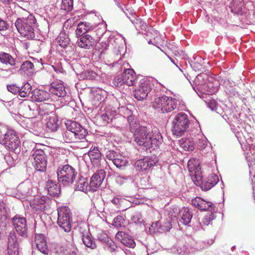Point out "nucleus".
Returning a JSON list of instances; mask_svg holds the SVG:
<instances>
[{"instance_id": "f257e3e1", "label": "nucleus", "mask_w": 255, "mask_h": 255, "mask_svg": "<svg viewBox=\"0 0 255 255\" xmlns=\"http://www.w3.org/2000/svg\"><path fill=\"white\" fill-rule=\"evenodd\" d=\"M34 16L29 11L23 10L21 17L18 18L15 26L19 33L24 37H31L34 35V26L36 23Z\"/></svg>"}, {"instance_id": "f03ea898", "label": "nucleus", "mask_w": 255, "mask_h": 255, "mask_svg": "<svg viewBox=\"0 0 255 255\" xmlns=\"http://www.w3.org/2000/svg\"><path fill=\"white\" fill-rule=\"evenodd\" d=\"M134 141L139 146L143 147L146 149L152 147H157L159 141L152 137L145 127H139L134 134Z\"/></svg>"}, {"instance_id": "7ed1b4c3", "label": "nucleus", "mask_w": 255, "mask_h": 255, "mask_svg": "<svg viewBox=\"0 0 255 255\" xmlns=\"http://www.w3.org/2000/svg\"><path fill=\"white\" fill-rule=\"evenodd\" d=\"M190 125L189 116L184 112L175 115L171 122V130L173 134L181 136L187 130Z\"/></svg>"}, {"instance_id": "20e7f679", "label": "nucleus", "mask_w": 255, "mask_h": 255, "mask_svg": "<svg viewBox=\"0 0 255 255\" xmlns=\"http://www.w3.org/2000/svg\"><path fill=\"white\" fill-rule=\"evenodd\" d=\"M177 105V100L172 97L162 96L155 98L152 102L153 108L161 113H169L174 110Z\"/></svg>"}, {"instance_id": "39448f33", "label": "nucleus", "mask_w": 255, "mask_h": 255, "mask_svg": "<svg viewBox=\"0 0 255 255\" xmlns=\"http://www.w3.org/2000/svg\"><path fill=\"white\" fill-rule=\"evenodd\" d=\"M57 173L59 182L64 186L73 183L77 174L75 170L68 164L59 167Z\"/></svg>"}, {"instance_id": "423d86ee", "label": "nucleus", "mask_w": 255, "mask_h": 255, "mask_svg": "<svg viewBox=\"0 0 255 255\" xmlns=\"http://www.w3.org/2000/svg\"><path fill=\"white\" fill-rule=\"evenodd\" d=\"M57 224L66 232L71 230L72 219L70 209L67 206H61L58 208Z\"/></svg>"}, {"instance_id": "0eeeda50", "label": "nucleus", "mask_w": 255, "mask_h": 255, "mask_svg": "<svg viewBox=\"0 0 255 255\" xmlns=\"http://www.w3.org/2000/svg\"><path fill=\"white\" fill-rule=\"evenodd\" d=\"M151 90L149 81L146 78H142L138 82V88L134 90L133 95L138 101H142L146 99Z\"/></svg>"}, {"instance_id": "6e6552de", "label": "nucleus", "mask_w": 255, "mask_h": 255, "mask_svg": "<svg viewBox=\"0 0 255 255\" xmlns=\"http://www.w3.org/2000/svg\"><path fill=\"white\" fill-rule=\"evenodd\" d=\"M32 157L34 159L33 165L35 168L39 171H44L47 166V159L44 150L37 149L33 150Z\"/></svg>"}, {"instance_id": "1a4fd4ad", "label": "nucleus", "mask_w": 255, "mask_h": 255, "mask_svg": "<svg viewBox=\"0 0 255 255\" xmlns=\"http://www.w3.org/2000/svg\"><path fill=\"white\" fill-rule=\"evenodd\" d=\"M2 144L6 148L14 151L19 146L20 140L13 131L9 130L4 135Z\"/></svg>"}, {"instance_id": "9d476101", "label": "nucleus", "mask_w": 255, "mask_h": 255, "mask_svg": "<svg viewBox=\"0 0 255 255\" xmlns=\"http://www.w3.org/2000/svg\"><path fill=\"white\" fill-rule=\"evenodd\" d=\"M152 62L157 66H165L170 63V57L159 48L154 49L151 53Z\"/></svg>"}, {"instance_id": "9b49d317", "label": "nucleus", "mask_w": 255, "mask_h": 255, "mask_svg": "<svg viewBox=\"0 0 255 255\" xmlns=\"http://www.w3.org/2000/svg\"><path fill=\"white\" fill-rule=\"evenodd\" d=\"M13 226L18 234L24 238H27V226L26 219L19 215H15L12 218Z\"/></svg>"}, {"instance_id": "f8f14e48", "label": "nucleus", "mask_w": 255, "mask_h": 255, "mask_svg": "<svg viewBox=\"0 0 255 255\" xmlns=\"http://www.w3.org/2000/svg\"><path fill=\"white\" fill-rule=\"evenodd\" d=\"M50 94L55 95L58 97H64L67 94L66 88L61 81H54L49 86L48 88Z\"/></svg>"}, {"instance_id": "ddd939ff", "label": "nucleus", "mask_w": 255, "mask_h": 255, "mask_svg": "<svg viewBox=\"0 0 255 255\" xmlns=\"http://www.w3.org/2000/svg\"><path fill=\"white\" fill-rule=\"evenodd\" d=\"M19 243L15 233L10 232L8 236L7 250L9 255H19Z\"/></svg>"}, {"instance_id": "4468645a", "label": "nucleus", "mask_w": 255, "mask_h": 255, "mask_svg": "<svg viewBox=\"0 0 255 255\" xmlns=\"http://www.w3.org/2000/svg\"><path fill=\"white\" fill-rule=\"evenodd\" d=\"M106 172L104 170H98L91 177L89 184L90 187L93 191H96L102 184L105 178Z\"/></svg>"}, {"instance_id": "2eb2a0df", "label": "nucleus", "mask_w": 255, "mask_h": 255, "mask_svg": "<svg viewBox=\"0 0 255 255\" xmlns=\"http://www.w3.org/2000/svg\"><path fill=\"white\" fill-rule=\"evenodd\" d=\"M49 199L47 196L35 198L30 202V207L35 211H44L49 206Z\"/></svg>"}, {"instance_id": "dca6fc26", "label": "nucleus", "mask_w": 255, "mask_h": 255, "mask_svg": "<svg viewBox=\"0 0 255 255\" xmlns=\"http://www.w3.org/2000/svg\"><path fill=\"white\" fill-rule=\"evenodd\" d=\"M157 161V159L156 157L152 159L150 158L146 157L135 161L134 166L136 170L144 171L155 165Z\"/></svg>"}, {"instance_id": "f3484780", "label": "nucleus", "mask_w": 255, "mask_h": 255, "mask_svg": "<svg viewBox=\"0 0 255 255\" xmlns=\"http://www.w3.org/2000/svg\"><path fill=\"white\" fill-rule=\"evenodd\" d=\"M88 155L93 166L95 167L99 168L101 166L102 154L99 148L96 146L92 147L88 152Z\"/></svg>"}, {"instance_id": "a211bd4d", "label": "nucleus", "mask_w": 255, "mask_h": 255, "mask_svg": "<svg viewBox=\"0 0 255 255\" xmlns=\"http://www.w3.org/2000/svg\"><path fill=\"white\" fill-rule=\"evenodd\" d=\"M59 120L55 113L51 112L46 116V128L51 131L57 130L59 128Z\"/></svg>"}, {"instance_id": "6ab92c4d", "label": "nucleus", "mask_w": 255, "mask_h": 255, "mask_svg": "<svg viewBox=\"0 0 255 255\" xmlns=\"http://www.w3.org/2000/svg\"><path fill=\"white\" fill-rule=\"evenodd\" d=\"M116 239L125 246L131 248L135 246V243L132 238L124 232L119 231L116 235Z\"/></svg>"}, {"instance_id": "aec40b11", "label": "nucleus", "mask_w": 255, "mask_h": 255, "mask_svg": "<svg viewBox=\"0 0 255 255\" xmlns=\"http://www.w3.org/2000/svg\"><path fill=\"white\" fill-rule=\"evenodd\" d=\"M219 180L218 176L216 174H211L206 179L202 181L201 188L203 190L208 191L214 187Z\"/></svg>"}, {"instance_id": "412c9836", "label": "nucleus", "mask_w": 255, "mask_h": 255, "mask_svg": "<svg viewBox=\"0 0 255 255\" xmlns=\"http://www.w3.org/2000/svg\"><path fill=\"white\" fill-rule=\"evenodd\" d=\"M114 117L112 112L106 111L98 115L97 122L99 126L105 127L113 121Z\"/></svg>"}, {"instance_id": "4be33fe9", "label": "nucleus", "mask_w": 255, "mask_h": 255, "mask_svg": "<svg viewBox=\"0 0 255 255\" xmlns=\"http://www.w3.org/2000/svg\"><path fill=\"white\" fill-rule=\"evenodd\" d=\"M187 165L191 176L197 179H198V176L200 178L201 168L198 161L195 159H191L188 161Z\"/></svg>"}, {"instance_id": "5701e85b", "label": "nucleus", "mask_w": 255, "mask_h": 255, "mask_svg": "<svg viewBox=\"0 0 255 255\" xmlns=\"http://www.w3.org/2000/svg\"><path fill=\"white\" fill-rule=\"evenodd\" d=\"M122 75L125 84L128 86H132L136 79L134 71L132 69H127L123 72Z\"/></svg>"}, {"instance_id": "b1692460", "label": "nucleus", "mask_w": 255, "mask_h": 255, "mask_svg": "<svg viewBox=\"0 0 255 255\" xmlns=\"http://www.w3.org/2000/svg\"><path fill=\"white\" fill-rule=\"evenodd\" d=\"M80 37L81 38L77 42L78 46L88 49L91 48L93 46L95 40L91 35L86 34Z\"/></svg>"}, {"instance_id": "393cba45", "label": "nucleus", "mask_w": 255, "mask_h": 255, "mask_svg": "<svg viewBox=\"0 0 255 255\" xmlns=\"http://www.w3.org/2000/svg\"><path fill=\"white\" fill-rule=\"evenodd\" d=\"M35 243L37 249L44 254H48V249L45 237L42 234H36Z\"/></svg>"}, {"instance_id": "a878e982", "label": "nucleus", "mask_w": 255, "mask_h": 255, "mask_svg": "<svg viewBox=\"0 0 255 255\" xmlns=\"http://www.w3.org/2000/svg\"><path fill=\"white\" fill-rule=\"evenodd\" d=\"M50 93L46 91L36 89L33 91L32 98L33 100L38 102H42L50 99Z\"/></svg>"}, {"instance_id": "bb28decb", "label": "nucleus", "mask_w": 255, "mask_h": 255, "mask_svg": "<svg viewBox=\"0 0 255 255\" xmlns=\"http://www.w3.org/2000/svg\"><path fill=\"white\" fill-rule=\"evenodd\" d=\"M47 190L49 194L52 197L58 195L60 193L59 185L52 180H49L47 182Z\"/></svg>"}, {"instance_id": "cd10ccee", "label": "nucleus", "mask_w": 255, "mask_h": 255, "mask_svg": "<svg viewBox=\"0 0 255 255\" xmlns=\"http://www.w3.org/2000/svg\"><path fill=\"white\" fill-rule=\"evenodd\" d=\"M34 64L30 61H24L21 65L19 72L21 74L30 75L34 71Z\"/></svg>"}, {"instance_id": "c85d7f7f", "label": "nucleus", "mask_w": 255, "mask_h": 255, "mask_svg": "<svg viewBox=\"0 0 255 255\" xmlns=\"http://www.w3.org/2000/svg\"><path fill=\"white\" fill-rule=\"evenodd\" d=\"M92 26L89 23L80 22L77 25L76 34L77 37L82 36L84 34L89 31Z\"/></svg>"}, {"instance_id": "c756f323", "label": "nucleus", "mask_w": 255, "mask_h": 255, "mask_svg": "<svg viewBox=\"0 0 255 255\" xmlns=\"http://www.w3.org/2000/svg\"><path fill=\"white\" fill-rule=\"evenodd\" d=\"M0 61L3 64L12 66H15L16 64L14 58L9 54L4 52H0Z\"/></svg>"}, {"instance_id": "7c9ffc66", "label": "nucleus", "mask_w": 255, "mask_h": 255, "mask_svg": "<svg viewBox=\"0 0 255 255\" xmlns=\"http://www.w3.org/2000/svg\"><path fill=\"white\" fill-rule=\"evenodd\" d=\"M113 163L117 168L122 169L127 166L128 160L125 156L119 154V155H116L113 159Z\"/></svg>"}, {"instance_id": "2f4dec72", "label": "nucleus", "mask_w": 255, "mask_h": 255, "mask_svg": "<svg viewBox=\"0 0 255 255\" xmlns=\"http://www.w3.org/2000/svg\"><path fill=\"white\" fill-rule=\"evenodd\" d=\"M88 185V180L85 178L81 177L77 183L76 190L86 192L87 191Z\"/></svg>"}, {"instance_id": "473e14b6", "label": "nucleus", "mask_w": 255, "mask_h": 255, "mask_svg": "<svg viewBox=\"0 0 255 255\" xmlns=\"http://www.w3.org/2000/svg\"><path fill=\"white\" fill-rule=\"evenodd\" d=\"M83 242L84 244L88 248L95 249L96 247L95 243L93 242L91 234L84 235L83 236Z\"/></svg>"}, {"instance_id": "72a5a7b5", "label": "nucleus", "mask_w": 255, "mask_h": 255, "mask_svg": "<svg viewBox=\"0 0 255 255\" xmlns=\"http://www.w3.org/2000/svg\"><path fill=\"white\" fill-rule=\"evenodd\" d=\"M31 87L29 84L26 83L20 88L18 94L21 97L25 98L28 96L31 93Z\"/></svg>"}, {"instance_id": "f704fd0d", "label": "nucleus", "mask_w": 255, "mask_h": 255, "mask_svg": "<svg viewBox=\"0 0 255 255\" xmlns=\"http://www.w3.org/2000/svg\"><path fill=\"white\" fill-rule=\"evenodd\" d=\"M63 138L66 142H76V137L73 131L66 130L64 132Z\"/></svg>"}, {"instance_id": "c9c22d12", "label": "nucleus", "mask_w": 255, "mask_h": 255, "mask_svg": "<svg viewBox=\"0 0 255 255\" xmlns=\"http://www.w3.org/2000/svg\"><path fill=\"white\" fill-rule=\"evenodd\" d=\"M67 130L75 132L78 131V129L82 127L78 123L73 121H67L66 123Z\"/></svg>"}, {"instance_id": "e433bc0d", "label": "nucleus", "mask_w": 255, "mask_h": 255, "mask_svg": "<svg viewBox=\"0 0 255 255\" xmlns=\"http://www.w3.org/2000/svg\"><path fill=\"white\" fill-rule=\"evenodd\" d=\"M181 147L186 151H192L194 149L193 140L186 139L181 143Z\"/></svg>"}, {"instance_id": "4c0bfd02", "label": "nucleus", "mask_w": 255, "mask_h": 255, "mask_svg": "<svg viewBox=\"0 0 255 255\" xmlns=\"http://www.w3.org/2000/svg\"><path fill=\"white\" fill-rule=\"evenodd\" d=\"M192 215L189 209H185L181 216L182 222L184 225H188L191 221Z\"/></svg>"}, {"instance_id": "58836bf2", "label": "nucleus", "mask_w": 255, "mask_h": 255, "mask_svg": "<svg viewBox=\"0 0 255 255\" xmlns=\"http://www.w3.org/2000/svg\"><path fill=\"white\" fill-rule=\"evenodd\" d=\"M199 207V210L203 211H212L214 209V204L211 202H207L202 199Z\"/></svg>"}, {"instance_id": "ea45409f", "label": "nucleus", "mask_w": 255, "mask_h": 255, "mask_svg": "<svg viewBox=\"0 0 255 255\" xmlns=\"http://www.w3.org/2000/svg\"><path fill=\"white\" fill-rule=\"evenodd\" d=\"M73 7V0H62L61 8L66 11H70Z\"/></svg>"}, {"instance_id": "a19ab883", "label": "nucleus", "mask_w": 255, "mask_h": 255, "mask_svg": "<svg viewBox=\"0 0 255 255\" xmlns=\"http://www.w3.org/2000/svg\"><path fill=\"white\" fill-rule=\"evenodd\" d=\"M69 41L68 36L64 33L61 34L58 37V42L61 47H66L69 44Z\"/></svg>"}, {"instance_id": "79ce46f5", "label": "nucleus", "mask_w": 255, "mask_h": 255, "mask_svg": "<svg viewBox=\"0 0 255 255\" xmlns=\"http://www.w3.org/2000/svg\"><path fill=\"white\" fill-rule=\"evenodd\" d=\"M87 134L88 132L87 130L81 127V129H78V131L75 132V136L76 137V142H78V140L85 139Z\"/></svg>"}, {"instance_id": "37998d69", "label": "nucleus", "mask_w": 255, "mask_h": 255, "mask_svg": "<svg viewBox=\"0 0 255 255\" xmlns=\"http://www.w3.org/2000/svg\"><path fill=\"white\" fill-rule=\"evenodd\" d=\"M113 84L116 87H121L125 84L122 74L121 75H118L115 77L113 81Z\"/></svg>"}, {"instance_id": "c03bdc74", "label": "nucleus", "mask_w": 255, "mask_h": 255, "mask_svg": "<svg viewBox=\"0 0 255 255\" xmlns=\"http://www.w3.org/2000/svg\"><path fill=\"white\" fill-rule=\"evenodd\" d=\"M5 204L2 200H0V220H5L6 219L5 215Z\"/></svg>"}, {"instance_id": "a18cd8bd", "label": "nucleus", "mask_w": 255, "mask_h": 255, "mask_svg": "<svg viewBox=\"0 0 255 255\" xmlns=\"http://www.w3.org/2000/svg\"><path fill=\"white\" fill-rule=\"evenodd\" d=\"M124 220L122 216H118L114 219L113 225L116 227L120 228L124 224Z\"/></svg>"}, {"instance_id": "49530a36", "label": "nucleus", "mask_w": 255, "mask_h": 255, "mask_svg": "<svg viewBox=\"0 0 255 255\" xmlns=\"http://www.w3.org/2000/svg\"><path fill=\"white\" fill-rule=\"evenodd\" d=\"M7 88L8 91L14 94L18 93L20 90V87L15 84L7 85Z\"/></svg>"}, {"instance_id": "de8ad7c7", "label": "nucleus", "mask_w": 255, "mask_h": 255, "mask_svg": "<svg viewBox=\"0 0 255 255\" xmlns=\"http://www.w3.org/2000/svg\"><path fill=\"white\" fill-rule=\"evenodd\" d=\"M201 201H202V199L200 197H196L195 198L192 200V205L195 207L196 208L199 209V207L200 206Z\"/></svg>"}, {"instance_id": "09e8293b", "label": "nucleus", "mask_w": 255, "mask_h": 255, "mask_svg": "<svg viewBox=\"0 0 255 255\" xmlns=\"http://www.w3.org/2000/svg\"><path fill=\"white\" fill-rule=\"evenodd\" d=\"M212 220V214H209L204 217L202 222L204 225L207 226L210 223Z\"/></svg>"}, {"instance_id": "8fccbe9b", "label": "nucleus", "mask_w": 255, "mask_h": 255, "mask_svg": "<svg viewBox=\"0 0 255 255\" xmlns=\"http://www.w3.org/2000/svg\"><path fill=\"white\" fill-rule=\"evenodd\" d=\"M136 28H141L142 29H145L146 27V24L144 21H141V20H137V22L135 23V25Z\"/></svg>"}, {"instance_id": "3c124183", "label": "nucleus", "mask_w": 255, "mask_h": 255, "mask_svg": "<svg viewBox=\"0 0 255 255\" xmlns=\"http://www.w3.org/2000/svg\"><path fill=\"white\" fill-rule=\"evenodd\" d=\"M119 155V153H118L116 152H115L114 151H111L110 154L107 155V157L109 159L112 160L113 162V159L115 158L116 155Z\"/></svg>"}, {"instance_id": "603ef678", "label": "nucleus", "mask_w": 255, "mask_h": 255, "mask_svg": "<svg viewBox=\"0 0 255 255\" xmlns=\"http://www.w3.org/2000/svg\"><path fill=\"white\" fill-rule=\"evenodd\" d=\"M7 29L6 24L5 21L0 19V31Z\"/></svg>"}, {"instance_id": "864d4df0", "label": "nucleus", "mask_w": 255, "mask_h": 255, "mask_svg": "<svg viewBox=\"0 0 255 255\" xmlns=\"http://www.w3.org/2000/svg\"><path fill=\"white\" fill-rule=\"evenodd\" d=\"M108 246H109V248L110 249V251L111 252L115 251L116 250V248H117L116 245L112 241H111L110 243H109L108 244Z\"/></svg>"}, {"instance_id": "5fc2aeb1", "label": "nucleus", "mask_w": 255, "mask_h": 255, "mask_svg": "<svg viewBox=\"0 0 255 255\" xmlns=\"http://www.w3.org/2000/svg\"><path fill=\"white\" fill-rule=\"evenodd\" d=\"M112 202L116 205H118L120 204V200L118 198L114 197L112 200Z\"/></svg>"}, {"instance_id": "6e6d98bb", "label": "nucleus", "mask_w": 255, "mask_h": 255, "mask_svg": "<svg viewBox=\"0 0 255 255\" xmlns=\"http://www.w3.org/2000/svg\"><path fill=\"white\" fill-rule=\"evenodd\" d=\"M11 1L12 0H0V2L5 5L10 4Z\"/></svg>"}, {"instance_id": "4d7b16f0", "label": "nucleus", "mask_w": 255, "mask_h": 255, "mask_svg": "<svg viewBox=\"0 0 255 255\" xmlns=\"http://www.w3.org/2000/svg\"><path fill=\"white\" fill-rule=\"evenodd\" d=\"M133 119V117L132 116H129L128 117V121L130 125H131V124L132 123Z\"/></svg>"}, {"instance_id": "13d9d810", "label": "nucleus", "mask_w": 255, "mask_h": 255, "mask_svg": "<svg viewBox=\"0 0 255 255\" xmlns=\"http://www.w3.org/2000/svg\"><path fill=\"white\" fill-rule=\"evenodd\" d=\"M49 3H54L57 0H47Z\"/></svg>"}, {"instance_id": "bf43d9fd", "label": "nucleus", "mask_w": 255, "mask_h": 255, "mask_svg": "<svg viewBox=\"0 0 255 255\" xmlns=\"http://www.w3.org/2000/svg\"><path fill=\"white\" fill-rule=\"evenodd\" d=\"M43 106H44V107H52V105L51 104H46V103H44L43 104Z\"/></svg>"}, {"instance_id": "052dcab7", "label": "nucleus", "mask_w": 255, "mask_h": 255, "mask_svg": "<svg viewBox=\"0 0 255 255\" xmlns=\"http://www.w3.org/2000/svg\"><path fill=\"white\" fill-rule=\"evenodd\" d=\"M22 187V185H19V186L18 187V190H20Z\"/></svg>"}]
</instances>
